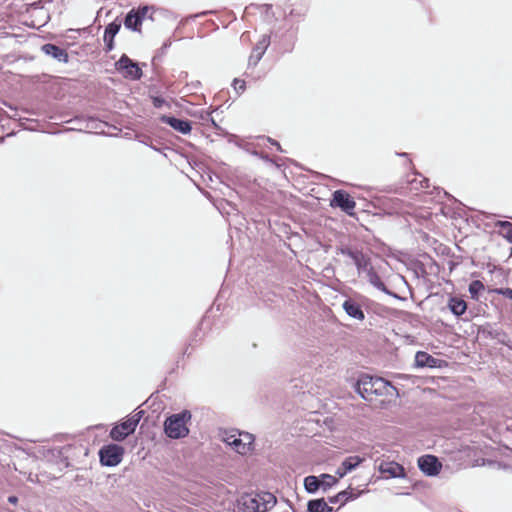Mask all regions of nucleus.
I'll return each mask as SVG.
<instances>
[{
	"mask_svg": "<svg viewBox=\"0 0 512 512\" xmlns=\"http://www.w3.org/2000/svg\"><path fill=\"white\" fill-rule=\"evenodd\" d=\"M415 363L418 367H433L435 366L436 360L428 353L419 351L415 355Z\"/></svg>",
	"mask_w": 512,
	"mask_h": 512,
	"instance_id": "19",
	"label": "nucleus"
},
{
	"mask_svg": "<svg viewBox=\"0 0 512 512\" xmlns=\"http://www.w3.org/2000/svg\"><path fill=\"white\" fill-rule=\"evenodd\" d=\"M348 472L343 468L342 466L339 467L336 471V474L339 476V478L344 477Z\"/></svg>",
	"mask_w": 512,
	"mask_h": 512,
	"instance_id": "33",
	"label": "nucleus"
},
{
	"mask_svg": "<svg viewBox=\"0 0 512 512\" xmlns=\"http://www.w3.org/2000/svg\"><path fill=\"white\" fill-rule=\"evenodd\" d=\"M329 501H330L331 503H335V502H337V501H340V498H336V496H335V497H331V498L329 499Z\"/></svg>",
	"mask_w": 512,
	"mask_h": 512,
	"instance_id": "34",
	"label": "nucleus"
},
{
	"mask_svg": "<svg viewBox=\"0 0 512 512\" xmlns=\"http://www.w3.org/2000/svg\"><path fill=\"white\" fill-rule=\"evenodd\" d=\"M190 419L191 413L188 410L171 415L164 423L166 435L173 439L186 437L189 433L187 423Z\"/></svg>",
	"mask_w": 512,
	"mask_h": 512,
	"instance_id": "3",
	"label": "nucleus"
},
{
	"mask_svg": "<svg viewBox=\"0 0 512 512\" xmlns=\"http://www.w3.org/2000/svg\"><path fill=\"white\" fill-rule=\"evenodd\" d=\"M273 144H274V145H276L278 149H280V145H279V143H277V142H273Z\"/></svg>",
	"mask_w": 512,
	"mask_h": 512,
	"instance_id": "36",
	"label": "nucleus"
},
{
	"mask_svg": "<svg viewBox=\"0 0 512 512\" xmlns=\"http://www.w3.org/2000/svg\"><path fill=\"white\" fill-rule=\"evenodd\" d=\"M351 496V492L348 490H344L337 494L336 498H340V501H346Z\"/></svg>",
	"mask_w": 512,
	"mask_h": 512,
	"instance_id": "30",
	"label": "nucleus"
},
{
	"mask_svg": "<svg viewBox=\"0 0 512 512\" xmlns=\"http://www.w3.org/2000/svg\"><path fill=\"white\" fill-rule=\"evenodd\" d=\"M362 461L363 459L359 456H350L342 462V467L345 468L347 472H351L357 466H359Z\"/></svg>",
	"mask_w": 512,
	"mask_h": 512,
	"instance_id": "23",
	"label": "nucleus"
},
{
	"mask_svg": "<svg viewBox=\"0 0 512 512\" xmlns=\"http://www.w3.org/2000/svg\"><path fill=\"white\" fill-rule=\"evenodd\" d=\"M496 292L498 294H501L509 299L512 300V289L510 288H500V289H497Z\"/></svg>",
	"mask_w": 512,
	"mask_h": 512,
	"instance_id": "28",
	"label": "nucleus"
},
{
	"mask_svg": "<svg viewBox=\"0 0 512 512\" xmlns=\"http://www.w3.org/2000/svg\"><path fill=\"white\" fill-rule=\"evenodd\" d=\"M142 415H143V411H139L135 414H133L131 417L128 418L129 421H133L134 420V423H135V428L137 427L140 419L142 418Z\"/></svg>",
	"mask_w": 512,
	"mask_h": 512,
	"instance_id": "29",
	"label": "nucleus"
},
{
	"mask_svg": "<svg viewBox=\"0 0 512 512\" xmlns=\"http://www.w3.org/2000/svg\"><path fill=\"white\" fill-rule=\"evenodd\" d=\"M379 471L389 477H405V470L402 465L393 461H382L379 464Z\"/></svg>",
	"mask_w": 512,
	"mask_h": 512,
	"instance_id": "10",
	"label": "nucleus"
},
{
	"mask_svg": "<svg viewBox=\"0 0 512 512\" xmlns=\"http://www.w3.org/2000/svg\"><path fill=\"white\" fill-rule=\"evenodd\" d=\"M338 253L342 254L344 256H347L353 262V256L352 255H354V254H361L362 252L358 251V250H352L350 248H340V249H338Z\"/></svg>",
	"mask_w": 512,
	"mask_h": 512,
	"instance_id": "27",
	"label": "nucleus"
},
{
	"mask_svg": "<svg viewBox=\"0 0 512 512\" xmlns=\"http://www.w3.org/2000/svg\"><path fill=\"white\" fill-rule=\"evenodd\" d=\"M449 308L453 314L460 316L465 313L467 309L466 302L459 298H451L449 301Z\"/></svg>",
	"mask_w": 512,
	"mask_h": 512,
	"instance_id": "20",
	"label": "nucleus"
},
{
	"mask_svg": "<svg viewBox=\"0 0 512 512\" xmlns=\"http://www.w3.org/2000/svg\"><path fill=\"white\" fill-rule=\"evenodd\" d=\"M123 454L124 448L116 444L104 446L99 452L101 463L110 467L118 465L122 461Z\"/></svg>",
	"mask_w": 512,
	"mask_h": 512,
	"instance_id": "5",
	"label": "nucleus"
},
{
	"mask_svg": "<svg viewBox=\"0 0 512 512\" xmlns=\"http://www.w3.org/2000/svg\"><path fill=\"white\" fill-rule=\"evenodd\" d=\"M484 289V285L482 282L475 280L472 281L469 285V292L472 294L473 297H475L478 293H480Z\"/></svg>",
	"mask_w": 512,
	"mask_h": 512,
	"instance_id": "26",
	"label": "nucleus"
},
{
	"mask_svg": "<svg viewBox=\"0 0 512 512\" xmlns=\"http://www.w3.org/2000/svg\"><path fill=\"white\" fill-rule=\"evenodd\" d=\"M120 27L121 25L119 23L112 22L105 28L104 42L106 43L108 51H111L113 49V39L115 35L119 32Z\"/></svg>",
	"mask_w": 512,
	"mask_h": 512,
	"instance_id": "14",
	"label": "nucleus"
},
{
	"mask_svg": "<svg viewBox=\"0 0 512 512\" xmlns=\"http://www.w3.org/2000/svg\"><path fill=\"white\" fill-rule=\"evenodd\" d=\"M343 308L346 311V313L352 318H355L357 320H363L365 317L361 307L351 300H346L343 303Z\"/></svg>",
	"mask_w": 512,
	"mask_h": 512,
	"instance_id": "15",
	"label": "nucleus"
},
{
	"mask_svg": "<svg viewBox=\"0 0 512 512\" xmlns=\"http://www.w3.org/2000/svg\"><path fill=\"white\" fill-rule=\"evenodd\" d=\"M275 503L276 499L271 493L245 494L239 500L241 508L246 512H266Z\"/></svg>",
	"mask_w": 512,
	"mask_h": 512,
	"instance_id": "2",
	"label": "nucleus"
},
{
	"mask_svg": "<svg viewBox=\"0 0 512 512\" xmlns=\"http://www.w3.org/2000/svg\"><path fill=\"white\" fill-rule=\"evenodd\" d=\"M367 280L370 284H372L374 287L381 291H386V286L380 279V277L377 275V273L374 271L373 267L369 269V271L366 272Z\"/></svg>",
	"mask_w": 512,
	"mask_h": 512,
	"instance_id": "21",
	"label": "nucleus"
},
{
	"mask_svg": "<svg viewBox=\"0 0 512 512\" xmlns=\"http://www.w3.org/2000/svg\"><path fill=\"white\" fill-rule=\"evenodd\" d=\"M331 206L339 207L347 214L352 215L353 210L355 208V201L350 197V195L347 192L343 190H337L333 193V198L331 199Z\"/></svg>",
	"mask_w": 512,
	"mask_h": 512,
	"instance_id": "6",
	"label": "nucleus"
},
{
	"mask_svg": "<svg viewBox=\"0 0 512 512\" xmlns=\"http://www.w3.org/2000/svg\"><path fill=\"white\" fill-rule=\"evenodd\" d=\"M420 470L428 476H435L439 473L442 465L435 456L425 455L418 459Z\"/></svg>",
	"mask_w": 512,
	"mask_h": 512,
	"instance_id": "8",
	"label": "nucleus"
},
{
	"mask_svg": "<svg viewBox=\"0 0 512 512\" xmlns=\"http://www.w3.org/2000/svg\"><path fill=\"white\" fill-rule=\"evenodd\" d=\"M356 390L366 400H372L374 396H392L396 391L385 379L370 375H362L358 379Z\"/></svg>",
	"mask_w": 512,
	"mask_h": 512,
	"instance_id": "1",
	"label": "nucleus"
},
{
	"mask_svg": "<svg viewBox=\"0 0 512 512\" xmlns=\"http://www.w3.org/2000/svg\"><path fill=\"white\" fill-rule=\"evenodd\" d=\"M135 431V423L128 419L123 421L120 425L113 427L110 431V436L115 441L124 440L129 434Z\"/></svg>",
	"mask_w": 512,
	"mask_h": 512,
	"instance_id": "9",
	"label": "nucleus"
},
{
	"mask_svg": "<svg viewBox=\"0 0 512 512\" xmlns=\"http://www.w3.org/2000/svg\"><path fill=\"white\" fill-rule=\"evenodd\" d=\"M304 487L308 493H315L321 488L319 477L310 475L304 479Z\"/></svg>",
	"mask_w": 512,
	"mask_h": 512,
	"instance_id": "22",
	"label": "nucleus"
},
{
	"mask_svg": "<svg viewBox=\"0 0 512 512\" xmlns=\"http://www.w3.org/2000/svg\"><path fill=\"white\" fill-rule=\"evenodd\" d=\"M254 436L248 432L232 431L223 435V441L240 455H247L254 449Z\"/></svg>",
	"mask_w": 512,
	"mask_h": 512,
	"instance_id": "4",
	"label": "nucleus"
},
{
	"mask_svg": "<svg viewBox=\"0 0 512 512\" xmlns=\"http://www.w3.org/2000/svg\"><path fill=\"white\" fill-rule=\"evenodd\" d=\"M320 484L323 491H327L329 488H331L333 485L337 483V478L329 475V474H322L320 477Z\"/></svg>",
	"mask_w": 512,
	"mask_h": 512,
	"instance_id": "24",
	"label": "nucleus"
},
{
	"mask_svg": "<svg viewBox=\"0 0 512 512\" xmlns=\"http://www.w3.org/2000/svg\"><path fill=\"white\" fill-rule=\"evenodd\" d=\"M308 512H330V507L324 499L310 500L307 505Z\"/></svg>",
	"mask_w": 512,
	"mask_h": 512,
	"instance_id": "18",
	"label": "nucleus"
},
{
	"mask_svg": "<svg viewBox=\"0 0 512 512\" xmlns=\"http://www.w3.org/2000/svg\"><path fill=\"white\" fill-rule=\"evenodd\" d=\"M148 11H149V8L147 6H145V7L138 9L137 11H135V13H139L141 15V21H143V19L147 15Z\"/></svg>",
	"mask_w": 512,
	"mask_h": 512,
	"instance_id": "32",
	"label": "nucleus"
},
{
	"mask_svg": "<svg viewBox=\"0 0 512 512\" xmlns=\"http://www.w3.org/2000/svg\"><path fill=\"white\" fill-rule=\"evenodd\" d=\"M164 122L170 125L173 129L183 133L187 134L191 130V125L189 121L174 118V117H165Z\"/></svg>",
	"mask_w": 512,
	"mask_h": 512,
	"instance_id": "12",
	"label": "nucleus"
},
{
	"mask_svg": "<svg viewBox=\"0 0 512 512\" xmlns=\"http://www.w3.org/2000/svg\"><path fill=\"white\" fill-rule=\"evenodd\" d=\"M498 226L501 228V234L512 243V224L508 221L498 222Z\"/></svg>",
	"mask_w": 512,
	"mask_h": 512,
	"instance_id": "25",
	"label": "nucleus"
},
{
	"mask_svg": "<svg viewBox=\"0 0 512 512\" xmlns=\"http://www.w3.org/2000/svg\"><path fill=\"white\" fill-rule=\"evenodd\" d=\"M234 88L235 90L244 91L245 89V82L243 80H234Z\"/></svg>",
	"mask_w": 512,
	"mask_h": 512,
	"instance_id": "31",
	"label": "nucleus"
},
{
	"mask_svg": "<svg viewBox=\"0 0 512 512\" xmlns=\"http://www.w3.org/2000/svg\"><path fill=\"white\" fill-rule=\"evenodd\" d=\"M268 46L269 37L267 35H263L252 51V54L249 58V64L257 65V63L261 60L262 56L264 55Z\"/></svg>",
	"mask_w": 512,
	"mask_h": 512,
	"instance_id": "11",
	"label": "nucleus"
},
{
	"mask_svg": "<svg viewBox=\"0 0 512 512\" xmlns=\"http://www.w3.org/2000/svg\"><path fill=\"white\" fill-rule=\"evenodd\" d=\"M142 24L141 15L139 13H135L134 10H131L124 21V25L127 29H131L134 31H140V26Z\"/></svg>",
	"mask_w": 512,
	"mask_h": 512,
	"instance_id": "17",
	"label": "nucleus"
},
{
	"mask_svg": "<svg viewBox=\"0 0 512 512\" xmlns=\"http://www.w3.org/2000/svg\"><path fill=\"white\" fill-rule=\"evenodd\" d=\"M42 51L49 56H52L53 58L57 59L58 61L66 62L68 59L67 53L59 48L56 45L53 44H45L42 46Z\"/></svg>",
	"mask_w": 512,
	"mask_h": 512,
	"instance_id": "13",
	"label": "nucleus"
},
{
	"mask_svg": "<svg viewBox=\"0 0 512 512\" xmlns=\"http://www.w3.org/2000/svg\"><path fill=\"white\" fill-rule=\"evenodd\" d=\"M116 66L118 70L124 71L126 77H130L131 79H139L142 75L138 64L125 55L117 61Z\"/></svg>",
	"mask_w": 512,
	"mask_h": 512,
	"instance_id": "7",
	"label": "nucleus"
},
{
	"mask_svg": "<svg viewBox=\"0 0 512 512\" xmlns=\"http://www.w3.org/2000/svg\"><path fill=\"white\" fill-rule=\"evenodd\" d=\"M352 256H353V263L357 267L359 274L366 273L367 271H369V269L372 268L370 259L363 253L354 254Z\"/></svg>",
	"mask_w": 512,
	"mask_h": 512,
	"instance_id": "16",
	"label": "nucleus"
},
{
	"mask_svg": "<svg viewBox=\"0 0 512 512\" xmlns=\"http://www.w3.org/2000/svg\"><path fill=\"white\" fill-rule=\"evenodd\" d=\"M9 501H10L11 503H15V502L17 501V498H16V497H14V496H11V497H9Z\"/></svg>",
	"mask_w": 512,
	"mask_h": 512,
	"instance_id": "35",
	"label": "nucleus"
}]
</instances>
